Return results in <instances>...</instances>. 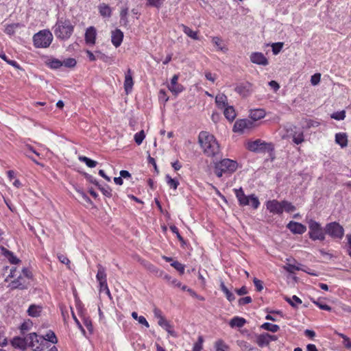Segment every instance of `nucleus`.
<instances>
[{
    "label": "nucleus",
    "mask_w": 351,
    "mask_h": 351,
    "mask_svg": "<svg viewBox=\"0 0 351 351\" xmlns=\"http://www.w3.org/2000/svg\"><path fill=\"white\" fill-rule=\"evenodd\" d=\"M198 141L204 153L207 156H214L219 152V145L215 136L206 131H202Z\"/></svg>",
    "instance_id": "1"
},
{
    "label": "nucleus",
    "mask_w": 351,
    "mask_h": 351,
    "mask_svg": "<svg viewBox=\"0 0 351 351\" xmlns=\"http://www.w3.org/2000/svg\"><path fill=\"white\" fill-rule=\"evenodd\" d=\"M238 163L236 160L224 158L215 164L214 172L219 178L229 176L237 171Z\"/></svg>",
    "instance_id": "2"
},
{
    "label": "nucleus",
    "mask_w": 351,
    "mask_h": 351,
    "mask_svg": "<svg viewBox=\"0 0 351 351\" xmlns=\"http://www.w3.org/2000/svg\"><path fill=\"white\" fill-rule=\"evenodd\" d=\"M74 26L69 20H58L53 27L55 36L61 40H67L73 32Z\"/></svg>",
    "instance_id": "3"
},
{
    "label": "nucleus",
    "mask_w": 351,
    "mask_h": 351,
    "mask_svg": "<svg viewBox=\"0 0 351 351\" xmlns=\"http://www.w3.org/2000/svg\"><path fill=\"white\" fill-rule=\"evenodd\" d=\"M245 147L250 152L258 154L266 152L271 154L274 149L272 143H267L261 139L247 141L245 144Z\"/></svg>",
    "instance_id": "4"
},
{
    "label": "nucleus",
    "mask_w": 351,
    "mask_h": 351,
    "mask_svg": "<svg viewBox=\"0 0 351 351\" xmlns=\"http://www.w3.org/2000/svg\"><path fill=\"white\" fill-rule=\"evenodd\" d=\"M53 40V35L48 29L40 30L33 36L34 45L36 48H47Z\"/></svg>",
    "instance_id": "5"
},
{
    "label": "nucleus",
    "mask_w": 351,
    "mask_h": 351,
    "mask_svg": "<svg viewBox=\"0 0 351 351\" xmlns=\"http://www.w3.org/2000/svg\"><path fill=\"white\" fill-rule=\"evenodd\" d=\"M234 194L241 206H250V201H252V207L257 209L260 206V202L255 195H245L242 188L234 189Z\"/></svg>",
    "instance_id": "6"
},
{
    "label": "nucleus",
    "mask_w": 351,
    "mask_h": 351,
    "mask_svg": "<svg viewBox=\"0 0 351 351\" xmlns=\"http://www.w3.org/2000/svg\"><path fill=\"white\" fill-rule=\"evenodd\" d=\"M308 225V235L313 241H324L325 239V228L324 229L321 224L311 219L307 221Z\"/></svg>",
    "instance_id": "7"
},
{
    "label": "nucleus",
    "mask_w": 351,
    "mask_h": 351,
    "mask_svg": "<svg viewBox=\"0 0 351 351\" xmlns=\"http://www.w3.org/2000/svg\"><path fill=\"white\" fill-rule=\"evenodd\" d=\"M9 278H16L14 280H12L8 285V287L10 289H25L27 288V282L26 279H25V278L23 277L21 274H19V276L16 274V267H12L10 269V273L5 279V280L8 281Z\"/></svg>",
    "instance_id": "8"
},
{
    "label": "nucleus",
    "mask_w": 351,
    "mask_h": 351,
    "mask_svg": "<svg viewBox=\"0 0 351 351\" xmlns=\"http://www.w3.org/2000/svg\"><path fill=\"white\" fill-rule=\"evenodd\" d=\"M28 347L34 351H41L45 347V338L43 336H38L36 332H32L27 336Z\"/></svg>",
    "instance_id": "9"
},
{
    "label": "nucleus",
    "mask_w": 351,
    "mask_h": 351,
    "mask_svg": "<svg viewBox=\"0 0 351 351\" xmlns=\"http://www.w3.org/2000/svg\"><path fill=\"white\" fill-rule=\"evenodd\" d=\"M325 232L334 239H341L344 234L343 228L337 222L326 224Z\"/></svg>",
    "instance_id": "10"
},
{
    "label": "nucleus",
    "mask_w": 351,
    "mask_h": 351,
    "mask_svg": "<svg viewBox=\"0 0 351 351\" xmlns=\"http://www.w3.org/2000/svg\"><path fill=\"white\" fill-rule=\"evenodd\" d=\"M255 126V123L251 119H239L234 123L233 130L237 132L244 133L254 128Z\"/></svg>",
    "instance_id": "11"
},
{
    "label": "nucleus",
    "mask_w": 351,
    "mask_h": 351,
    "mask_svg": "<svg viewBox=\"0 0 351 351\" xmlns=\"http://www.w3.org/2000/svg\"><path fill=\"white\" fill-rule=\"evenodd\" d=\"M234 91L242 97H247L254 92L253 84L249 82H242L238 83Z\"/></svg>",
    "instance_id": "12"
},
{
    "label": "nucleus",
    "mask_w": 351,
    "mask_h": 351,
    "mask_svg": "<svg viewBox=\"0 0 351 351\" xmlns=\"http://www.w3.org/2000/svg\"><path fill=\"white\" fill-rule=\"evenodd\" d=\"M267 209L274 215H281L282 213V202L276 199L268 200L265 203Z\"/></svg>",
    "instance_id": "13"
},
{
    "label": "nucleus",
    "mask_w": 351,
    "mask_h": 351,
    "mask_svg": "<svg viewBox=\"0 0 351 351\" xmlns=\"http://www.w3.org/2000/svg\"><path fill=\"white\" fill-rule=\"evenodd\" d=\"M287 228L293 234H302L306 231V227L296 221H291L287 225Z\"/></svg>",
    "instance_id": "14"
},
{
    "label": "nucleus",
    "mask_w": 351,
    "mask_h": 351,
    "mask_svg": "<svg viewBox=\"0 0 351 351\" xmlns=\"http://www.w3.org/2000/svg\"><path fill=\"white\" fill-rule=\"evenodd\" d=\"M178 76L174 75L171 80V83L168 86L169 90L174 95H177L184 90L182 85L178 83Z\"/></svg>",
    "instance_id": "15"
},
{
    "label": "nucleus",
    "mask_w": 351,
    "mask_h": 351,
    "mask_svg": "<svg viewBox=\"0 0 351 351\" xmlns=\"http://www.w3.org/2000/svg\"><path fill=\"white\" fill-rule=\"evenodd\" d=\"M250 60L252 62L259 65L266 66L268 64L267 58L261 52L252 53L250 56Z\"/></svg>",
    "instance_id": "16"
},
{
    "label": "nucleus",
    "mask_w": 351,
    "mask_h": 351,
    "mask_svg": "<svg viewBox=\"0 0 351 351\" xmlns=\"http://www.w3.org/2000/svg\"><path fill=\"white\" fill-rule=\"evenodd\" d=\"M96 36V29L93 26L88 27L85 32L86 43L90 45H94L95 44Z\"/></svg>",
    "instance_id": "17"
},
{
    "label": "nucleus",
    "mask_w": 351,
    "mask_h": 351,
    "mask_svg": "<svg viewBox=\"0 0 351 351\" xmlns=\"http://www.w3.org/2000/svg\"><path fill=\"white\" fill-rule=\"evenodd\" d=\"M123 38V33L119 29H116L112 32L111 41L115 47L121 45Z\"/></svg>",
    "instance_id": "18"
},
{
    "label": "nucleus",
    "mask_w": 351,
    "mask_h": 351,
    "mask_svg": "<svg viewBox=\"0 0 351 351\" xmlns=\"http://www.w3.org/2000/svg\"><path fill=\"white\" fill-rule=\"evenodd\" d=\"M212 43L217 51H221L224 53L228 51V48L224 41L219 36L213 37Z\"/></svg>",
    "instance_id": "19"
},
{
    "label": "nucleus",
    "mask_w": 351,
    "mask_h": 351,
    "mask_svg": "<svg viewBox=\"0 0 351 351\" xmlns=\"http://www.w3.org/2000/svg\"><path fill=\"white\" fill-rule=\"evenodd\" d=\"M133 85L134 82L132 79V71L130 69H128L125 74L124 80V88L127 93H129L132 91Z\"/></svg>",
    "instance_id": "20"
},
{
    "label": "nucleus",
    "mask_w": 351,
    "mask_h": 351,
    "mask_svg": "<svg viewBox=\"0 0 351 351\" xmlns=\"http://www.w3.org/2000/svg\"><path fill=\"white\" fill-rule=\"evenodd\" d=\"M284 269L289 273H294L295 271L301 270V271H304L311 275L315 276V274L311 273V272L304 269L302 267V265L300 263H298L297 265L291 264V263H287L284 266Z\"/></svg>",
    "instance_id": "21"
},
{
    "label": "nucleus",
    "mask_w": 351,
    "mask_h": 351,
    "mask_svg": "<svg viewBox=\"0 0 351 351\" xmlns=\"http://www.w3.org/2000/svg\"><path fill=\"white\" fill-rule=\"evenodd\" d=\"M265 112L263 109H254L250 112V117L254 122L265 117Z\"/></svg>",
    "instance_id": "22"
},
{
    "label": "nucleus",
    "mask_w": 351,
    "mask_h": 351,
    "mask_svg": "<svg viewBox=\"0 0 351 351\" xmlns=\"http://www.w3.org/2000/svg\"><path fill=\"white\" fill-rule=\"evenodd\" d=\"M13 346L21 349H25L28 347V342L27 341V336L25 338L14 337L12 341Z\"/></svg>",
    "instance_id": "23"
},
{
    "label": "nucleus",
    "mask_w": 351,
    "mask_h": 351,
    "mask_svg": "<svg viewBox=\"0 0 351 351\" xmlns=\"http://www.w3.org/2000/svg\"><path fill=\"white\" fill-rule=\"evenodd\" d=\"M215 103L219 108L223 109L228 105V97L223 93L217 94L215 97Z\"/></svg>",
    "instance_id": "24"
},
{
    "label": "nucleus",
    "mask_w": 351,
    "mask_h": 351,
    "mask_svg": "<svg viewBox=\"0 0 351 351\" xmlns=\"http://www.w3.org/2000/svg\"><path fill=\"white\" fill-rule=\"evenodd\" d=\"M99 12L104 18H110L112 14V9L106 3H101L98 6Z\"/></svg>",
    "instance_id": "25"
},
{
    "label": "nucleus",
    "mask_w": 351,
    "mask_h": 351,
    "mask_svg": "<svg viewBox=\"0 0 351 351\" xmlns=\"http://www.w3.org/2000/svg\"><path fill=\"white\" fill-rule=\"evenodd\" d=\"M158 324L160 326L164 328L169 335L176 337V334L173 329V326L170 323L165 319H161V321H158Z\"/></svg>",
    "instance_id": "26"
},
{
    "label": "nucleus",
    "mask_w": 351,
    "mask_h": 351,
    "mask_svg": "<svg viewBox=\"0 0 351 351\" xmlns=\"http://www.w3.org/2000/svg\"><path fill=\"white\" fill-rule=\"evenodd\" d=\"M223 109L225 117L230 121H232L235 119L237 115L234 107L228 105Z\"/></svg>",
    "instance_id": "27"
},
{
    "label": "nucleus",
    "mask_w": 351,
    "mask_h": 351,
    "mask_svg": "<svg viewBox=\"0 0 351 351\" xmlns=\"http://www.w3.org/2000/svg\"><path fill=\"white\" fill-rule=\"evenodd\" d=\"M335 142L341 147H345L348 145V136L346 133L339 132L335 135Z\"/></svg>",
    "instance_id": "28"
},
{
    "label": "nucleus",
    "mask_w": 351,
    "mask_h": 351,
    "mask_svg": "<svg viewBox=\"0 0 351 351\" xmlns=\"http://www.w3.org/2000/svg\"><path fill=\"white\" fill-rule=\"evenodd\" d=\"M42 311V306L36 304H32L27 309V313L31 317H38Z\"/></svg>",
    "instance_id": "29"
},
{
    "label": "nucleus",
    "mask_w": 351,
    "mask_h": 351,
    "mask_svg": "<svg viewBox=\"0 0 351 351\" xmlns=\"http://www.w3.org/2000/svg\"><path fill=\"white\" fill-rule=\"evenodd\" d=\"M96 278L99 282L107 281L106 269L100 264L97 265V274L96 275Z\"/></svg>",
    "instance_id": "30"
},
{
    "label": "nucleus",
    "mask_w": 351,
    "mask_h": 351,
    "mask_svg": "<svg viewBox=\"0 0 351 351\" xmlns=\"http://www.w3.org/2000/svg\"><path fill=\"white\" fill-rule=\"evenodd\" d=\"M256 343L260 347H264L269 345L268 333H263L256 337Z\"/></svg>",
    "instance_id": "31"
},
{
    "label": "nucleus",
    "mask_w": 351,
    "mask_h": 351,
    "mask_svg": "<svg viewBox=\"0 0 351 351\" xmlns=\"http://www.w3.org/2000/svg\"><path fill=\"white\" fill-rule=\"evenodd\" d=\"M181 27L184 33L189 37L193 38V40H199L197 32L193 31L192 29L184 25H182Z\"/></svg>",
    "instance_id": "32"
},
{
    "label": "nucleus",
    "mask_w": 351,
    "mask_h": 351,
    "mask_svg": "<svg viewBox=\"0 0 351 351\" xmlns=\"http://www.w3.org/2000/svg\"><path fill=\"white\" fill-rule=\"evenodd\" d=\"M245 319L242 317H234L230 322V326L232 328L238 327L241 328L244 326Z\"/></svg>",
    "instance_id": "33"
},
{
    "label": "nucleus",
    "mask_w": 351,
    "mask_h": 351,
    "mask_svg": "<svg viewBox=\"0 0 351 351\" xmlns=\"http://www.w3.org/2000/svg\"><path fill=\"white\" fill-rule=\"evenodd\" d=\"M215 351H228V346L221 339H218L214 345Z\"/></svg>",
    "instance_id": "34"
},
{
    "label": "nucleus",
    "mask_w": 351,
    "mask_h": 351,
    "mask_svg": "<svg viewBox=\"0 0 351 351\" xmlns=\"http://www.w3.org/2000/svg\"><path fill=\"white\" fill-rule=\"evenodd\" d=\"M261 328L272 332H276L279 330L280 327L278 325L265 322L261 326Z\"/></svg>",
    "instance_id": "35"
},
{
    "label": "nucleus",
    "mask_w": 351,
    "mask_h": 351,
    "mask_svg": "<svg viewBox=\"0 0 351 351\" xmlns=\"http://www.w3.org/2000/svg\"><path fill=\"white\" fill-rule=\"evenodd\" d=\"M3 254L12 264H17L18 263L20 262V260L16 256H14L12 252L4 248H3Z\"/></svg>",
    "instance_id": "36"
},
{
    "label": "nucleus",
    "mask_w": 351,
    "mask_h": 351,
    "mask_svg": "<svg viewBox=\"0 0 351 351\" xmlns=\"http://www.w3.org/2000/svg\"><path fill=\"white\" fill-rule=\"evenodd\" d=\"M220 288L221 290L226 295V298L229 302H232L233 300H234V295L228 290V289L226 287L225 284L223 282H221L220 284Z\"/></svg>",
    "instance_id": "37"
},
{
    "label": "nucleus",
    "mask_w": 351,
    "mask_h": 351,
    "mask_svg": "<svg viewBox=\"0 0 351 351\" xmlns=\"http://www.w3.org/2000/svg\"><path fill=\"white\" fill-rule=\"evenodd\" d=\"M285 300L293 307H297L302 304V300L296 295H293L291 298L286 296Z\"/></svg>",
    "instance_id": "38"
},
{
    "label": "nucleus",
    "mask_w": 351,
    "mask_h": 351,
    "mask_svg": "<svg viewBox=\"0 0 351 351\" xmlns=\"http://www.w3.org/2000/svg\"><path fill=\"white\" fill-rule=\"evenodd\" d=\"M165 180L167 185L173 189H176L179 185V182L178 180L172 178L170 176L167 175L165 176Z\"/></svg>",
    "instance_id": "39"
},
{
    "label": "nucleus",
    "mask_w": 351,
    "mask_h": 351,
    "mask_svg": "<svg viewBox=\"0 0 351 351\" xmlns=\"http://www.w3.org/2000/svg\"><path fill=\"white\" fill-rule=\"evenodd\" d=\"M282 213L284 211L287 213H291L295 210V207L291 202L283 200L282 201Z\"/></svg>",
    "instance_id": "40"
},
{
    "label": "nucleus",
    "mask_w": 351,
    "mask_h": 351,
    "mask_svg": "<svg viewBox=\"0 0 351 351\" xmlns=\"http://www.w3.org/2000/svg\"><path fill=\"white\" fill-rule=\"evenodd\" d=\"M128 8L127 7L122 8L120 12V22H121V23L123 24L124 25H126L128 23Z\"/></svg>",
    "instance_id": "41"
},
{
    "label": "nucleus",
    "mask_w": 351,
    "mask_h": 351,
    "mask_svg": "<svg viewBox=\"0 0 351 351\" xmlns=\"http://www.w3.org/2000/svg\"><path fill=\"white\" fill-rule=\"evenodd\" d=\"M79 160L84 162L88 167L93 168L96 167L97 162L86 156H80Z\"/></svg>",
    "instance_id": "42"
},
{
    "label": "nucleus",
    "mask_w": 351,
    "mask_h": 351,
    "mask_svg": "<svg viewBox=\"0 0 351 351\" xmlns=\"http://www.w3.org/2000/svg\"><path fill=\"white\" fill-rule=\"evenodd\" d=\"M47 64L51 69H59L62 66V62L58 59L53 58L49 60Z\"/></svg>",
    "instance_id": "43"
},
{
    "label": "nucleus",
    "mask_w": 351,
    "mask_h": 351,
    "mask_svg": "<svg viewBox=\"0 0 351 351\" xmlns=\"http://www.w3.org/2000/svg\"><path fill=\"white\" fill-rule=\"evenodd\" d=\"M145 137L143 130L140 131L134 134V141L138 145H140Z\"/></svg>",
    "instance_id": "44"
},
{
    "label": "nucleus",
    "mask_w": 351,
    "mask_h": 351,
    "mask_svg": "<svg viewBox=\"0 0 351 351\" xmlns=\"http://www.w3.org/2000/svg\"><path fill=\"white\" fill-rule=\"evenodd\" d=\"M165 0H147V5L160 8L163 4Z\"/></svg>",
    "instance_id": "45"
},
{
    "label": "nucleus",
    "mask_w": 351,
    "mask_h": 351,
    "mask_svg": "<svg viewBox=\"0 0 351 351\" xmlns=\"http://www.w3.org/2000/svg\"><path fill=\"white\" fill-rule=\"evenodd\" d=\"M44 338H45V343H46L47 341H50L53 343H56L57 342V338L56 337V335L52 331L48 332L46 334L45 337H44Z\"/></svg>",
    "instance_id": "46"
},
{
    "label": "nucleus",
    "mask_w": 351,
    "mask_h": 351,
    "mask_svg": "<svg viewBox=\"0 0 351 351\" xmlns=\"http://www.w3.org/2000/svg\"><path fill=\"white\" fill-rule=\"evenodd\" d=\"M62 66H64L65 67H68V68L74 67L77 63L75 59L72 58H67V59L64 60V61H62Z\"/></svg>",
    "instance_id": "47"
},
{
    "label": "nucleus",
    "mask_w": 351,
    "mask_h": 351,
    "mask_svg": "<svg viewBox=\"0 0 351 351\" xmlns=\"http://www.w3.org/2000/svg\"><path fill=\"white\" fill-rule=\"evenodd\" d=\"M338 335L341 338H342L343 346L348 349L351 348V339L342 333H339Z\"/></svg>",
    "instance_id": "48"
},
{
    "label": "nucleus",
    "mask_w": 351,
    "mask_h": 351,
    "mask_svg": "<svg viewBox=\"0 0 351 351\" xmlns=\"http://www.w3.org/2000/svg\"><path fill=\"white\" fill-rule=\"evenodd\" d=\"M171 265L174 267L176 270H178L180 274L184 273V269L185 267L182 263H179L178 261H173L171 263Z\"/></svg>",
    "instance_id": "49"
},
{
    "label": "nucleus",
    "mask_w": 351,
    "mask_h": 351,
    "mask_svg": "<svg viewBox=\"0 0 351 351\" xmlns=\"http://www.w3.org/2000/svg\"><path fill=\"white\" fill-rule=\"evenodd\" d=\"M304 140V134L302 132L298 134L295 133L293 136V141L297 145L302 143Z\"/></svg>",
    "instance_id": "50"
},
{
    "label": "nucleus",
    "mask_w": 351,
    "mask_h": 351,
    "mask_svg": "<svg viewBox=\"0 0 351 351\" xmlns=\"http://www.w3.org/2000/svg\"><path fill=\"white\" fill-rule=\"evenodd\" d=\"M282 47H283L282 43H273L271 45L273 53L274 55H277L281 51Z\"/></svg>",
    "instance_id": "51"
},
{
    "label": "nucleus",
    "mask_w": 351,
    "mask_h": 351,
    "mask_svg": "<svg viewBox=\"0 0 351 351\" xmlns=\"http://www.w3.org/2000/svg\"><path fill=\"white\" fill-rule=\"evenodd\" d=\"M345 117H346L345 111H343V110L340 111V112H334L331 115V118H332L335 120H338V121L343 120Z\"/></svg>",
    "instance_id": "52"
},
{
    "label": "nucleus",
    "mask_w": 351,
    "mask_h": 351,
    "mask_svg": "<svg viewBox=\"0 0 351 351\" xmlns=\"http://www.w3.org/2000/svg\"><path fill=\"white\" fill-rule=\"evenodd\" d=\"M99 291L105 292L108 296H110V292L108 287L107 281L99 282Z\"/></svg>",
    "instance_id": "53"
},
{
    "label": "nucleus",
    "mask_w": 351,
    "mask_h": 351,
    "mask_svg": "<svg viewBox=\"0 0 351 351\" xmlns=\"http://www.w3.org/2000/svg\"><path fill=\"white\" fill-rule=\"evenodd\" d=\"M32 322L30 320L24 322L21 326V330L23 332L28 331L32 326Z\"/></svg>",
    "instance_id": "54"
},
{
    "label": "nucleus",
    "mask_w": 351,
    "mask_h": 351,
    "mask_svg": "<svg viewBox=\"0 0 351 351\" xmlns=\"http://www.w3.org/2000/svg\"><path fill=\"white\" fill-rule=\"evenodd\" d=\"M166 279L169 281V284L173 287H181V282L176 278H172L171 276H166Z\"/></svg>",
    "instance_id": "55"
},
{
    "label": "nucleus",
    "mask_w": 351,
    "mask_h": 351,
    "mask_svg": "<svg viewBox=\"0 0 351 351\" xmlns=\"http://www.w3.org/2000/svg\"><path fill=\"white\" fill-rule=\"evenodd\" d=\"M321 80V74L320 73H315L311 76V83L313 86L317 85Z\"/></svg>",
    "instance_id": "56"
},
{
    "label": "nucleus",
    "mask_w": 351,
    "mask_h": 351,
    "mask_svg": "<svg viewBox=\"0 0 351 351\" xmlns=\"http://www.w3.org/2000/svg\"><path fill=\"white\" fill-rule=\"evenodd\" d=\"M313 303L315 304H316L322 310H324V311H330L331 309H332L330 306H329L328 305H327L326 304H324L322 302H318V301H314Z\"/></svg>",
    "instance_id": "57"
},
{
    "label": "nucleus",
    "mask_w": 351,
    "mask_h": 351,
    "mask_svg": "<svg viewBox=\"0 0 351 351\" xmlns=\"http://www.w3.org/2000/svg\"><path fill=\"white\" fill-rule=\"evenodd\" d=\"M253 282L258 291H261L263 289V282L261 280L255 278Z\"/></svg>",
    "instance_id": "58"
},
{
    "label": "nucleus",
    "mask_w": 351,
    "mask_h": 351,
    "mask_svg": "<svg viewBox=\"0 0 351 351\" xmlns=\"http://www.w3.org/2000/svg\"><path fill=\"white\" fill-rule=\"evenodd\" d=\"M154 314L158 321H161V319H165L162 314V311L157 308L154 309Z\"/></svg>",
    "instance_id": "59"
},
{
    "label": "nucleus",
    "mask_w": 351,
    "mask_h": 351,
    "mask_svg": "<svg viewBox=\"0 0 351 351\" xmlns=\"http://www.w3.org/2000/svg\"><path fill=\"white\" fill-rule=\"evenodd\" d=\"M58 258L63 264L68 265L70 263V261L68 259V258L63 254H58Z\"/></svg>",
    "instance_id": "60"
},
{
    "label": "nucleus",
    "mask_w": 351,
    "mask_h": 351,
    "mask_svg": "<svg viewBox=\"0 0 351 351\" xmlns=\"http://www.w3.org/2000/svg\"><path fill=\"white\" fill-rule=\"evenodd\" d=\"M252 302V298L250 296L242 298L239 300V302L241 305L249 304Z\"/></svg>",
    "instance_id": "61"
},
{
    "label": "nucleus",
    "mask_w": 351,
    "mask_h": 351,
    "mask_svg": "<svg viewBox=\"0 0 351 351\" xmlns=\"http://www.w3.org/2000/svg\"><path fill=\"white\" fill-rule=\"evenodd\" d=\"M86 53L90 61H95L97 59V54H94L89 50H86Z\"/></svg>",
    "instance_id": "62"
},
{
    "label": "nucleus",
    "mask_w": 351,
    "mask_h": 351,
    "mask_svg": "<svg viewBox=\"0 0 351 351\" xmlns=\"http://www.w3.org/2000/svg\"><path fill=\"white\" fill-rule=\"evenodd\" d=\"M137 321L138 322L139 324L145 326L146 328H149V324L147 322V321L146 320L145 317L140 316L139 317H138Z\"/></svg>",
    "instance_id": "63"
},
{
    "label": "nucleus",
    "mask_w": 351,
    "mask_h": 351,
    "mask_svg": "<svg viewBox=\"0 0 351 351\" xmlns=\"http://www.w3.org/2000/svg\"><path fill=\"white\" fill-rule=\"evenodd\" d=\"M84 324L89 331H92L93 326L91 321L88 318H84Z\"/></svg>",
    "instance_id": "64"
}]
</instances>
